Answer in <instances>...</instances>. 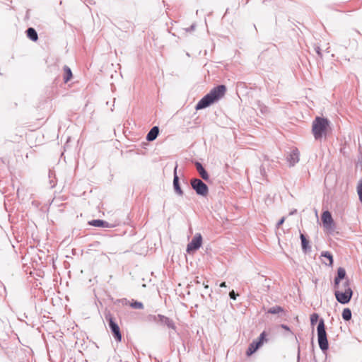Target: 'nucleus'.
I'll use <instances>...</instances> for the list:
<instances>
[{
  "label": "nucleus",
  "instance_id": "nucleus-1",
  "mask_svg": "<svg viewBox=\"0 0 362 362\" xmlns=\"http://www.w3.org/2000/svg\"><path fill=\"white\" fill-rule=\"evenodd\" d=\"M226 87L224 85H219L212 88L210 92L202 98L196 105V110L204 109L211 104L218 101L226 94Z\"/></svg>",
  "mask_w": 362,
  "mask_h": 362
},
{
  "label": "nucleus",
  "instance_id": "nucleus-2",
  "mask_svg": "<svg viewBox=\"0 0 362 362\" xmlns=\"http://www.w3.org/2000/svg\"><path fill=\"white\" fill-rule=\"evenodd\" d=\"M335 286V297L342 304L348 303L352 297V290L349 281H344L341 285Z\"/></svg>",
  "mask_w": 362,
  "mask_h": 362
},
{
  "label": "nucleus",
  "instance_id": "nucleus-3",
  "mask_svg": "<svg viewBox=\"0 0 362 362\" xmlns=\"http://www.w3.org/2000/svg\"><path fill=\"white\" fill-rule=\"evenodd\" d=\"M329 127V121L325 118L316 117L313 122V133L316 139L325 134Z\"/></svg>",
  "mask_w": 362,
  "mask_h": 362
},
{
  "label": "nucleus",
  "instance_id": "nucleus-4",
  "mask_svg": "<svg viewBox=\"0 0 362 362\" xmlns=\"http://www.w3.org/2000/svg\"><path fill=\"white\" fill-rule=\"evenodd\" d=\"M317 339L320 348L325 351L328 349L329 344L327 339L325 322L322 319L319 321L317 327Z\"/></svg>",
  "mask_w": 362,
  "mask_h": 362
},
{
  "label": "nucleus",
  "instance_id": "nucleus-5",
  "mask_svg": "<svg viewBox=\"0 0 362 362\" xmlns=\"http://www.w3.org/2000/svg\"><path fill=\"white\" fill-rule=\"evenodd\" d=\"M105 318L109 323L110 328L115 339L116 341L120 342L122 340V334L117 323L115 321L113 317L110 314L107 315Z\"/></svg>",
  "mask_w": 362,
  "mask_h": 362
},
{
  "label": "nucleus",
  "instance_id": "nucleus-6",
  "mask_svg": "<svg viewBox=\"0 0 362 362\" xmlns=\"http://www.w3.org/2000/svg\"><path fill=\"white\" fill-rule=\"evenodd\" d=\"M191 185L196 192L202 196H206L209 192L208 187L199 179H192Z\"/></svg>",
  "mask_w": 362,
  "mask_h": 362
},
{
  "label": "nucleus",
  "instance_id": "nucleus-7",
  "mask_svg": "<svg viewBox=\"0 0 362 362\" xmlns=\"http://www.w3.org/2000/svg\"><path fill=\"white\" fill-rule=\"evenodd\" d=\"M266 332H263L260 336L259 337L257 341H254L251 343L246 351L247 356H250L252 354H254L262 344L264 341H267Z\"/></svg>",
  "mask_w": 362,
  "mask_h": 362
},
{
  "label": "nucleus",
  "instance_id": "nucleus-8",
  "mask_svg": "<svg viewBox=\"0 0 362 362\" xmlns=\"http://www.w3.org/2000/svg\"><path fill=\"white\" fill-rule=\"evenodd\" d=\"M202 244V237L200 233H197L192 238V241L187 245V252L193 253L198 250Z\"/></svg>",
  "mask_w": 362,
  "mask_h": 362
},
{
  "label": "nucleus",
  "instance_id": "nucleus-9",
  "mask_svg": "<svg viewBox=\"0 0 362 362\" xmlns=\"http://www.w3.org/2000/svg\"><path fill=\"white\" fill-rule=\"evenodd\" d=\"M322 221L324 227L327 230H332L334 221L329 211H324L322 214Z\"/></svg>",
  "mask_w": 362,
  "mask_h": 362
},
{
  "label": "nucleus",
  "instance_id": "nucleus-10",
  "mask_svg": "<svg viewBox=\"0 0 362 362\" xmlns=\"http://www.w3.org/2000/svg\"><path fill=\"white\" fill-rule=\"evenodd\" d=\"M299 155L300 153L298 148H294L291 151L287 158V160L291 166H293L299 161Z\"/></svg>",
  "mask_w": 362,
  "mask_h": 362
},
{
  "label": "nucleus",
  "instance_id": "nucleus-11",
  "mask_svg": "<svg viewBox=\"0 0 362 362\" xmlns=\"http://www.w3.org/2000/svg\"><path fill=\"white\" fill-rule=\"evenodd\" d=\"M158 317L159 319L158 321L161 325H165L170 329L174 330L175 329V324L171 319L160 315H159Z\"/></svg>",
  "mask_w": 362,
  "mask_h": 362
},
{
  "label": "nucleus",
  "instance_id": "nucleus-12",
  "mask_svg": "<svg viewBox=\"0 0 362 362\" xmlns=\"http://www.w3.org/2000/svg\"><path fill=\"white\" fill-rule=\"evenodd\" d=\"M322 262L325 265L332 267L333 265V256L329 252H323L321 255Z\"/></svg>",
  "mask_w": 362,
  "mask_h": 362
},
{
  "label": "nucleus",
  "instance_id": "nucleus-13",
  "mask_svg": "<svg viewBox=\"0 0 362 362\" xmlns=\"http://www.w3.org/2000/svg\"><path fill=\"white\" fill-rule=\"evenodd\" d=\"M177 165L175 166V170H174L173 186H174L175 192L177 194H179L180 195H182L183 192L180 187V185H179V178H178V176L177 175Z\"/></svg>",
  "mask_w": 362,
  "mask_h": 362
},
{
  "label": "nucleus",
  "instance_id": "nucleus-14",
  "mask_svg": "<svg viewBox=\"0 0 362 362\" xmlns=\"http://www.w3.org/2000/svg\"><path fill=\"white\" fill-rule=\"evenodd\" d=\"M346 276V271L344 268L339 267L337 269V276L334 279V286L340 285V281Z\"/></svg>",
  "mask_w": 362,
  "mask_h": 362
},
{
  "label": "nucleus",
  "instance_id": "nucleus-15",
  "mask_svg": "<svg viewBox=\"0 0 362 362\" xmlns=\"http://www.w3.org/2000/svg\"><path fill=\"white\" fill-rule=\"evenodd\" d=\"M195 165H196L197 170L199 173L202 178L204 179V180H208L209 178V176L207 172L205 170V169L202 166V165L200 163L197 162Z\"/></svg>",
  "mask_w": 362,
  "mask_h": 362
},
{
  "label": "nucleus",
  "instance_id": "nucleus-16",
  "mask_svg": "<svg viewBox=\"0 0 362 362\" xmlns=\"http://www.w3.org/2000/svg\"><path fill=\"white\" fill-rule=\"evenodd\" d=\"M159 133V129L158 127H153L146 136V139L149 141H152L156 139Z\"/></svg>",
  "mask_w": 362,
  "mask_h": 362
},
{
  "label": "nucleus",
  "instance_id": "nucleus-17",
  "mask_svg": "<svg viewBox=\"0 0 362 362\" xmlns=\"http://www.w3.org/2000/svg\"><path fill=\"white\" fill-rule=\"evenodd\" d=\"M27 37L31 40L36 42L38 39L37 33L35 30L33 28H29L27 31Z\"/></svg>",
  "mask_w": 362,
  "mask_h": 362
},
{
  "label": "nucleus",
  "instance_id": "nucleus-18",
  "mask_svg": "<svg viewBox=\"0 0 362 362\" xmlns=\"http://www.w3.org/2000/svg\"><path fill=\"white\" fill-rule=\"evenodd\" d=\"M89 224L95 227L106 228L109 226V223L103 220H93L89 222Z\"/></svg>",
  "mask_w": 362,
  "mask_h": 362
},
{
  "label": "nucleus",
  "instance_id": "nucleus-19",
  "mask_svg": "<svg viewBox=\"0 0 362 362\" xmlns=\"http://www.w3.org/2000/svg\"><path fill=\"white\" fill-rule=\"evenodd\" d=\"M64 81L65 83H67L72 78V72H71V69L66 66H65L64 67Z\"/></svg>",
  "mask_w": 362,
  "mask_h": 362
},
{
  "label": "nucleus",
  "instance_id": "nucleus-20",
  "mask_svg": "<svg viewBox=\"0 0 362 362\" xmlns=\"http://www.w3.org/2000/svg\"><path fill=\"white\" fill-rule=\"evenodd\" d=\"M342 318L346 320V321H348L349 320H351V311L349 308H344L342 311Z\"/></svg>",
  "mask_w": 362,
  "mask_h": 362
},
{
  "label": "nucleus",
  "instance_id": "nucleus-21",
  "mask_svg": "<svg viewBox=\"0 0 362 362\" xmlns=\"http://www.w3.org/2000/svg\"><path fill=\"white\" fill-rule=\"evenodd\" d=\"M301 243H302V248L304 251H306L308 248L309 241L306 239L305 235L303 234H300V235Z\"/></svg>",
  "mask_w": 362,
  "mask_h": 362
},
{
  "label": "nucleus",
  "instance_id": "nucleus-22",
  "mask_svg": "<svg viewBox=\"0 0 362 362\" xmlns=\"http://www.w3.org/2000/svg\"><path fill=\"white\" fill-rule=\"evenodd\" d=\"M282 311H283V308L281 307H280V306H274V307L271 308L268 310V313H272V314H276V313H281Z\"/></svg>",
  "mask_w": 362,
  "mask_h": 362
},
{
  "label": "nucleus",
  "instance_id": "nucleus-23",
  "mask_svg": "<svg viewBox=\"0 0 362 362\" xmlns=\"http://www.w3.org/2000/svg\"><path fill=\"white\" fill-rule=\"evenodd\" d=\"M319 319V315L317 313H313L310 315V324L313 327L316 324Z\"/></svg>",
  "mask_w": 362,
  "mask_h": 362
},
{
  "label": "nucleus",
  "instance_id": "nucleus-24",
  "mask_svg": "<svg viewBox=\"0 0 362 362\" xmlns=\"http://www.w3.org/2000/svg\"><path fill=\"white\" fill-rule=\"evenodd\" d=\"M357 192H358V194L359 197V199L362 202V180L360 181V182L358 185Z\"/></svg>",
  "mask_w": 362,
  "mask_h": 362
},
{
  "label": "nucleus",
  "instance_id": "nucleus-25",
  "mask_svg": "<svg viewBox=\"0 0 362 362\" xmlns=\"http://www.w3.org/2000/svg\"><path fill=\"white\" fill-rule=\"evenodd\" d=\"M131 306L135 309H142L144 308L143 304L141 302H137V301L132 303Z\"/></svg>",
  "mask_w": 362,
  "mask_h": 362
},
{
  "label": "nucleus",
  "instance_id": "nucleus-26",
  "mask_svg": "<svg viewBox=\"0 0 362 362\" xmlns=\"http://www.w3.org/2000/svg\"><path fill=\"white\" fill-rule=\"evenodd\" d=\"M229 296H230V298H232V299L235 300L236 298V295H235L234 291H230L229 293Z\"/></svg>",
  "mask_w": 362,
  "mask_h": 362
},
{
  "label": "nucleus",
  "instance_id": "nucleus-27",
  "mask_svg": "<svg viewBox=\"0 0 362 362\" xmlns=\"http://www.w3.org/2000/svg\"><path fill=\"white\" fill-rule=\"evenodd\" d=\"M285 221V218L284 217H282L279 221L278 222V224H277V227H279L281 225H282L284 223Z\"/></svg>",
  "mask_w": 362,
  "mask_h": 362
},
{
  "label": "nucleus",
  "instance_id": "nucleus-28",
  "mask_svg": "<svg viewBox=\"0 0 362 362\" xmlns=\"http://www.w3.org/2000/svg\"><path fill=\"white\" fill-rule=\"evenodd\" d=\"M220 286L221 287H226V282H222L221 284H220Z\"/></svg>",
  "mask_w": 362,
  "mask_h": 362
}]
</instances>
